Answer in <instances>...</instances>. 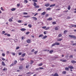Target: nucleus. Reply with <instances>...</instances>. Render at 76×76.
<instances>
[{
	"label": "nucleus",
	"instance_id": "f257e3e1",
	"mask_svg": "<svg viewBox=\"0 0 76 76\" xmlns=\"http://www.w3.org/2000/svg\"><path fill=\"white\" fill-rule=\"evenodd\" d=\"M68 36L70 38H74V39H76V36L73 35H69Z\"/></svg>",
	"mask_w": 76,
	"mask_h": 76
},
{
	"label": "nucleus",
	"instance_id": "f03ea898",
	"mask_svg": "<svg viewBox=\"0 0 76 76\" xmlns=\"http://www.w3.org/2000/svg\"><path fill=\"white\" fill-rule=\"evenodd\" d=\"M26 42L27 43H31V39H28L27 40Z\"/></svg>",
	"mask_w": 76,
	"mask_h": 76
},
{
	"label": "nucleus",
	"instance_id": "7ed1b4c3",
	"mask_svg": "<svg viewBox=\"0 0 76 76\" xmlns=\"http://www.w3.org/2000/svg\"><path fill=\"white\" fill-rule=\"evenodd\" d=\"M60 28V27L59 26H57V27H56L55 28V31H58V29H59V28Z\"/></svg>",
	"mask_w": 76,
	"mask_h": 76
},
{
	"label": "nucleus",
	"instance_id": "20e7f679",
	"mask_svg": "<svg viewBox=\"0 0 76 76\" xmlns=\"http://www.w3.org/2000/svg\"><path fill=\"white\" fill-rule=\"evenodd\" d=\"M69 69H73V66H68Z\"/></svg>",
	"mask_w": 76,
	"mask_h": 76
},
{
	"label": "nucleus",
	"instance_id": "39448f33",
	"mask_svg": "<svg viewBox=\"0 0 76 76\" xmlns=\"http://www.w3.org/2000/svg\"><path fill=\"white\" fill-rule=\"evenodd\" d=\"M47 20H49L50 21V20H53V18H48L47 19Z\"/></svg>",
	"mask_w": 76,
	"mask_h": 76
},
{
	"label": "nucleus",
	"instance_id": "423d86ee",
	"mask_svg": "<svg viewBox=\"0 0 76 76\" xmlns=\"http://www.w3.org/2000/svg\"><path fill=\"white\" fill-rule=\"evenodd\" d=\"M56 6V4H53L50 5V7H54Z\"/></svg>",
	"mask_w": 76,
	"mask_h": 76
},
{
	"label": "nucleus",
	"instance_id": "0eeeda50",
	"mask_svg": "<svg viewBox=\"0 0 76 76\" xmlns=\"http://www.w3.org/2000/svg\"><path fill=\"white\" fill-rule=\"evenodd\" d=\"M71 62L72 64H75V63H76V61L74 60H72V61H71Z\"/></svg>",
	"mask_w": 76,
	"mask_h": 76
},
{
	"label": "nucleus",
	"instance_id": "6e6552de",
	"mask_svg": "<svg viewBox=\"0 0 76 76\" xmlns=\"http://www.w3.org/2000/svg\"><path fill=\"white\" fill-rule=\"evenodd\" d=\"M46 13V12H44L42 13H41V15H42V16H43V15H45Z\"/></svg>",
	"mask_w": 76,
	"mask_h": 76
},
{
	"label": "nucleus",
	"instance_id": "1a4fd4ad",
	"mask_svg": "<svg viewBox=\"0 0 76 76\" xmlns=\"http://www.w3.org/2000/svg\"><path fill=\"white\" fill-rule=\"evenodd\" d=\"M32 18L34 20H37V18H36V17H32Z\"/></svg>",
	"mask_w": 76,
	"mask_h": 76
},
{
	"label": "nucleus",
	"instance_id": "9d476101",
	"mask_svg": "<svg viewBox=\"0 0 76 76\" xmlns=\"http://www.w3.org/2000/svg\"><path fill=\"white\" fill-rule=\"evenodd\" d=\"M2 66H6V64H5L4 63V62L3 61H2Z\"/></svg>",
	"mask_w": 76,
	"mask_h": 76
},
{
	"label": "nucleus",
	"instance_id": "9b49d317",
	"mask_svg": "<svg viewBox=\"0 0 76 76\" xmlns=\"http://www.w3.org/2000/svg\"><path fill=\"white\" fill-rule=\"evenodd\" d=\"M47 37H48V36H45L42 38V39H45V38H47Z\"/></svg>",
	"mask_w": 76,
	"mask_h": 76
},
{
	"label": "nucleus",
	"instance_id": "f8f14e48",
	"mask_svg": "<svg viewBox=\"0 0 76 76\" xmlns=\"http://www.w3.org/2000/svg\"><path fill=\"white\" fill-rule=\"evenodd\" d=\"M26 29L25 28H22L20 29V30L22 31H26Z\"/></svg>",
	"mask_w": 76,
	"mask_h": 76
},
{
	"label": "nucleus",
	"instance_id": "ddd939ff",
	"mask_svg": "<svg viewBox=\"0 0 76 76\" xmlns=\"http://www.w3.org/2000/svg\"><path fill=\"white\" fill-rule=\"evenodd\" d=\"M23 17L24 18H30V17H31V16L30 15L24 16Z\"/></svg>",
	"mask_w": 76,
	"mask_h": 76
},
{
	"label": "nucleus",
	"instance_id": "4468645a",
	"mask_svg": "<svg viewBox=\"0 0 76 76\" xmlns=\"http://www.w3.org/2000/svg\"><path fill=\"white\" fill-rule=\"evenodd\" d=\"M53 76H58V74L57 73H56L54 74Z\"/></svg>",
	"mask_w": 76,
	"mask_h": 76
},
{
	"label": "nucleus",
	"instance_id": "2eb2a0df",
	"mask_svg": "<svg viewBox=\"0 0 76 76\" xmlns=\"http://www.w3.org/2000/svg\"><path fill=\"white\" fill-rule=\"evenodd\" d=\"M50 4L49 3H48L47 4H45V6H46V7H48V6H50Z\"/></svg>",
	"mask_w": 76,
	"mask_h": 76
},
{
	"label": "nucleus",
	"instance_id": "dca6fc26",
	"mask_svg": "<svg viewBox=\"0 0 76 76\" xmlns=\"http://www.w3.org/2000/svg\"><path fill=\"white\" fill-rule=\"evenodd\" d=\"M25 55H26V53H23L21 55V56L22 57H25Z\"/></svg>",
	"mask_w": 76,
	"mask_h": 76
},
{
	"label": "nucleus",
	"instance_id": "f3484780",
	"mask_svg": "<svg viewBox=\"0 0 76 76\" xmlns=\"http://www.w3.org/2000/svg\"><path fill=\"white\" fill-rule=\"evenodd\" d=\"M69 67H66L65 68V70H66L67 71H69Z\"/></svg>",
	"mask_w": 76,
	"mask_h": 76
},
{
	"label": "nucleus",
	"instance_id": "a211bd4d",
	"mask_svg": "<svg viewBox=\"0 0 76 76\" xmlns=\"http://www.w3.org/2000/svg\"><path fill=\"white\" fill-rule=\"evenodd\" d=\"M71 8V7H70V6L68 5V10H70V8Z\"/></svg>",
	"mask_w": 76,
	"mask_h": 76
},
{
	"label": "nucleus",
	"instance_id": "6ab92c4d",
	"mask_svg": "<svg viewBox=\"0 0 76 76\" xmlns=\"http://www.w3.org/2000/svg\"><path fill=\"white\" fill-rule=\"evenodd\" d=\"M28 2V0H24V3H27Z\"/></svg>",
	"mask_w": 76,
	"mask_h": 76
},
{
	"label": "nucleus",
	"instance_id": "aec40b11",
	"mask_svg": "<svg viewBox=\"0 0 76 76\" xmlns=\"http://www.w3.org/2000/svg\"><path fill=\"white\" fill-rule=\"evenodd\" d=\"M11 11H15L16 10V8H13L12 9H11Z\"/></svg>",
	"mask_w": 76,
	"mask_h": 76
},
{
	"label": "nucleus",
	"instance_id": "412c9836",
	"mask_svg": "<svg viewBox=\"0 0 76 76\" xmlns=\"http://www.w3.org/2000/svg\"><path fill=\"white\" fill-rule=\"evenodd\" d=\"M28 26L30 28H32V25H31V24H28Z\"/></svg>",
	"mask_w": 76,
	"mask_h": 76
},
{
	"label": "nucleus",
	"instance_id": "4be33fe9",
	"mask_svg": "<svg viewBox=\"0 0 76 76\" xmlns=\"http://www.w3.org/2000/svg\"><path fill=\"white\" fill-rule=\"evenodd\" d=\"M55 43V45H60V43H59L56 42Z\"/></svg>",
	"mask_w": 76,
	"mask_h": 76
},
{
	"label": "nucleus",
	"instance_id": "5701e85b",
	"mask_svg": "<svg viewBox=\"0 0 76 76\" xmlns=\"http://www.w3.org/2000/svg\"><path fill=\"white\" fill-rule=\"evenodd\" d=\"M72 27H75V28H76V25H74L72 24L71 25Z\"/></svg>",
	"mask_w": 76,
	"mask_h": 76
},
{
	"label": "nucleus",
	"instance_id": "b1692460",
	"mask_svg": "<svg viewBox=\"0 0 76 76\" xmlns=\"http://www.w3.org/2000/svg\"><path fill=\"white\" fill-rule=\"evenodd\" d=\"M54 50H51L50 51H49V53H53Z\"/></svg>",
	"mask_w": 76,
	"mask_h": 76
},
{
	"label": "nucleus",
	"instance_id": "393cba45",
	"mask_svg": "<svg viewBox=\"0 0 76 76\" xmlns=\"http://www.w3.org/2000/svg\"><path fill=\"white\" fill-rule=\"evenodd\" d=\"M62 36V34H60L58 35V37H61Z\"/></svg>",
	"mask_w": 76,
	"mask_h": 76
},
{
	"label": "nucleus",
	"instance_id": "a878e982",
	"mask_svg": "<svg viewBox=\"0 0 76 76\" xmlns=\"http://www.w3.org/2000/svg\"><path fill=\"white\" fill-rule=\"evenodd\" d=\"M62 40H63V39L59 38L58 39L57 41H61Z\"/></svg>",
	"mask_w": 76,
	"mask_h": 76
},
{
	"label": "nucleus",
	"instance_id": "bb28decb",
	"mask_svg": "<svg viewBox=\"0 0 76 76\" xmlns=\"http://www.w3.org/2000/svg\"><path fill=\"white\" fill-rule=\"evenodd\" d=\"M34 61L31 60V62H30V64H33V63H34Z\"/></svg>",
	"mask_w": 76,
	"mask_h": 76
},
{
	"label": "nucleus",
	"instance_id": "cd10ccee",
	"mask_svg": "<svg viewBox=\"0 0 76 76\" xmlns=\"http://www.w3.org/2000/svg\"><path fill=\"white\" fill-rule=\"evenodd\" d=\"M43 37V34H40L39 36V37L40 38V37Z\"/></svg>",
	"mask_w": 76,
	"mask_h": 76
},
{
	"label": "nucleus",
	"instance_id": "c85d7f7f",
	"mask_svg": "<svg viewBox=\"0 0 76 76\" xmlns=\"http://www.w3.org/2000/svg\"><path fill=\"white\" fill-rule=\"evenodd\" d=\"M62 73L63 74H64L65 75L66 74V71H63V72H62Z\"/></svg>",
	"mask_w": 76,
	"mask_h": 76
},
{
	"label": "nucleus",
	"instance_id": "c756f323",
	"mask_svg": "<svg viewBox=\"0 0 76 76\" xmlns=\"http://www.w3.org/2000/svg\"><path fill=\"white\" fill-rule=\"evenodd\" d=\"M51 8H48L46 9L47 10H50Z\"/></svg>",
	"mask_w": 76,
	"mask_h": 76
},
{
	"label": "nucleus",
	"instance_id": "7c9ffc66",
	"mask_svg": "<svg viewBox=\"0 0 76 76\" xmlns=\"http://www.w3.org/2000/svg\"><path fill=\"white\" fill-rule=\"evenodd\" d=\"M38 51H37L34 52V54L36 55V54H37V53H38Z\"/></svg>",
	"mask_w": 76,
	"mask_h": 76
},
{
	"label": "nucleus",
	"instance_id": "2f4dec72",
	"mask_svg": "<svg viewBox=\"0 0 76 76\" xmlns=\"http://www.w3.org/2000/svg\"><path fill=\"white\" fill-rule=\"evenodd\" d=\"M52 24H53V25H55V24H56V22L54 21L53 22Z\"/></svg>",
	"mask_w": 76,
	"mask_h": 76
},
{
	"label": "nucleus",
	"instance_id": "473e14b6",
	"mask_svg": "<svg viewBox=\"0 0 76 76\" xmlns=\"http://www.w3.org/2000/svg\"><path fill=\"white\" fill-rule=\"evenodd\" d=\"M42 66V63H40V64H39V66Z\"/></svg>",
	"mask_w": 76,
	"mask_h": 76
},
{
	"label": "nucleus",
	"instance_id": "72a5a7b5",
	"mask_svg": "<svg viewBox=\"0 0 76 76\" xmlns=\"http://www.w3.org/2000/svg\"><path fill=\"white\" fill-rule=\"evenodd\" d=\"M22 69V66H20L19 67V69L20 70H21Z\"/></svg>",
	"mask_w": 76,
	"mask_h": 76
},
{
	"label": "nucleus",
	"instance_id": "f704fd0d",
	"mask_svg": "<svg viewBox=\"0 0 76 76\" xmlns=\"http://www.w3.org/2000/svg\"><path fill=\"white\" fill-rule=\"evenodd\" d=\"M55 45H56V43H54L52 45V47H54V46H55Z\"/></svg>",
	"mask_w": 76,
	"mask_h": 76
},
{
	"label": "nucleus",
	"instance_id": "c9c22d12",
	"mask_svg": "<svg viewBox=\"0 0 76 76\" xmlns=\"http://www.w3.org/2000/svg\"><path fill=\"white\" fill-rule=\"evenodd\" d=\"M50 29V27H47V28L45 29V30H48Z\"/></svg>",
	"mask_w": 76,
	"mask_h": 76
},
{
	"label": "nucleus",
	"instance_id": "e433bc0d",
	"mask_svg": "<svg viewBox=\"0 0 76 76\" xmlns=\"http://www.w3.org/2000/svg\"><path fill=\"white\" fill-rule=\"evenodd\" d=\"M31 72H27L26 73V74L27 75H29V74H31Z\"/></svg>",
	"mask_w": 76,
	"mask_h": 76
},
{
	"label": "nucleus",
	"instance_id": "4c0bfd02",
	"mask_svg": "<svg viewBox=\"0 0 76 76\" xmlns=\"http://www.w3.org/2000/svg\"><path fill=\"white\" fill-rule=\"evenodd\" d=\"M34 6H35V7H36V6H37V4L35 2L34 3Z\"/></svg>",
	"mask_w": 76,
	"mask_h": 76
},
{
	"label": "nucleus",
	"instance_id": "58836bf2",
	"mask_svg": "<svg viewBox=\"0 0 76 76\" xmlns=\"http://www.w3.org/2000/svg\"><path fill=\"white\" fill-rule=\"evenodd\" d=\"M1 10H2V11H4V9H3L2 7H1Z\"/></svg>",
	"mask_w": 76,
	"mask_h": 76
},
{
	"label": "nucleus",
	"instance_id": "ea45409f",
	"mask_svg": "<svg viewBox=\"0 0 76 76\" xmlns=\"http://www.w3.org/2000/svg\"><path fill=\"white\" fill-rule=\"evenodd\" d=\"M23 14L24 15H28V13L24 12L23 13Z\"/></svg>",
	"mask_w": 76,
	"mask_h": 76
},
{
	"label": "nucleus",
	"instance_id": "a19ab883",
	"mask_svg": "<svg viewBox=\"0 0 76 76\" xmlns=\"http://www.w3.org/2000/svg\"><path fill=\"white\" fill-rule=\"evenodd\" d=\"M9 21L10 22H12V19L11 18H10L9 20Z\"/></svg>",
	"mask_w": 76,
	"mask_h": 76
},
{
	"label": "nucleus",
	"instance_id": "79ce46f5",
	"mask_svg": "<svg viewBox=\"0 0 76 76\" xmlns=\"http://www.w3.org/2000/svg\"><path fill=\"white\" fill-rule=\"evenodd\" d=\"M39 7H40L39 5H37V6H36V7H35V8H39Z\"/></svg>",
	"mask_w": 76,
	"mask_h": 76
},
{
	"label": "nucleus",
	"instance_id": "37998d69",
	"mask_svg": "<svg viewBox=\"0 0 76 76\" xmlns=\"http://www.w3.org/2000/svg\"><path fill=\"white\" fill-rule=\"evenodd\" d=\"M40 70V69H39V68H36V71H38V70Z\"/></svg>",
	"mask_w": 76,
	"mask_h": 76
},
{
	"label": "nucleus",
	"instance_id": "c03bdc74",
	"mask_svg": "<svg viewBox=\"0 0 76 76\" xmlns=\"http://www.w3.org/2000/svg\"><path fill=\"white\" fill-rule=\"evenodd\" d=\"M18 23H21L22 22V20H18Z\"/></svg>",
	"mask_w": 76,
	"mask_h": 76
},
{
	"label": "nucleus",
	"instance_id": "a18cd8bd",
	"mask_svg": "<svg viewBox=\"0 0 76 76\" xmlns=\"http://www.w3.org/2000/svg\"><path fill=\"white\" fill-rule=\"evenodd\" d=\"M14 63L15 64H16V63H17V60L15 61Z\"/></svg>",
	"mask_w": 76,
	"mask_h": 76
},
{
	"label": "nucleus",
	"instance_id": "49530a36",
	"mask_svg": "<svg viewBox=\"0 0 76 76\" xmlns=\"http://www.w3.org/2000/svg\"><path fill=\"white\" fill-rule=\"evenodd\" d=\"M13 65H14V64L13 63H12L10 66V67H12V66H13Z\"/></svg>",
	"mask_w": 76,
	"mask_h": 76
},
{
	"label": "nucleus",
	"instance_id": "de8ad7c7",
	"mask_svg": "<svg viewBox=\"0 0 76 76\" xmlns=\"http://www.w3.org/2000/svg\"><path fill=\"white\" fill-rule=\"evenodd\" d=\"M32 1L34 2H37V1H38L37 0H32Z\"/></svg>",
	"mask_w": 76,
	"mask_h": 76
},
{
	"label": "nucleus",
	"instance_id": "09e8293b",
	"mask_svg": "<svg viewBox=\"0 0 76 76\" xmlns=\"http://www.w3.org/2000/svg\"><path fill=\"white\" fill-rule=\"evenodd\" d=\"M34 49H33L31 51V53H34Z\"/></svg>",
	"mask_w": 76,
	"mask_h": 76
},
{
	"label": "nucleus",
	"instance_id": "8fccbe9b",
	"mask_svg": "<svg viewBox=\"0 0 76 76\" xmlns=\"http://www.w3.org/2000/svg\"><path fill=\"white\" fill-rule=\"evenodd\" d=\"M11 54H12L13 56H15V53L12 52V53H11Z\"/></svg>",
	"mask_w": 76,
	"mask_h": 76
},
{
	"label": "nucleus",
	"instance_id": "3c124183",
	"mask_svg": "<svg viewBox=\"0 0 76 76\" xmlns=\"http://www.w3.org/2000/svg\"><path fill=\"white\" fill-rule=\"evenodd\" d=\"M22 39H25V37H21Z\"/></svg>",
	"mask_w": 76,
	"mask_h": 76
},
{
	"label": "nucleus",
	"instance_id": "603ef678",
	"mask_svg": "<svg viewBox=\"0 0 76 76\" xmlns=\"http://www.w3.org/2000/svg\"><path fill=\"white\" fill-rule=\"evenodd\" d=\"M6 70H7V69H6V68H4L3 69V71H6Z\"/></svg>",
	"mask_w": 76,
	"mask_h": 76
},
{
	"label": "nucleus",
	"instance_id": "864d4df0",
	"mask_svg": "<svg viewBox=\"0 0 76 76\" xmlns=\"http://www.w3.org/2000/svg\"><path fill=\"white\" fill-rule=\"evenodd\" d=\"M69 58H73V55H70L69 56Z\"/></svg>",
	"mask_w": 76,
	"mask_h": 76
},
{
	"label": "nucleus",
	"instance_id": "5fc2aeb1",
	"mask_svg": "<svg viewBox=\"0 0 76 76\" xmlns=\"http://www.w3.org/2000/svg\"><path fill=\"white\" fill-rule=\"evenodd\" d=\"M47 28V27L46 26H43L42 27V28L43 29H45V28Z\"/></svg>",
	"mask_w": 76,
	"mask_h": 76
},
{
	"label": "nucleus",
	"instance_id": "6e6d98bb",
	"mask_svg": "<svg viewBox=\"0 0 76 76\" xmlns=\"http://www.w3.org/2000/svg\"><path fill=\"white\" fill-rule=\"evenodd\" d=\"M1 59H2V60H3V61H4L6 60V59H5L4 58H2Z\"/></svg>",
	"mask_w": 76,
	"mask_h": 76
},
{
	"label": "nucleus",
	"instance_id": "4d7b16f0",
	"mask_svg": "<svg viewBox=\"0 0 76 76\" xmlns=\"http://www.w3.org/2000/svg\"><path fill=\"white\" fill-rule=\"evenodd\" d=\"M2 56L3 57H4L5 56V54L4 53H2Z\"/></svg>",
	"mask_w": 76,
	"mask_h": 76
},
{
	"label": "nucleus",
	"instance_id": "13d9d810",
	"mask_svg": "<svg viewBox=\"0 0 76 76\" xmlns=\"http://www.w3.org/2000/svg\"><path fill=\"white\" fill-rule=\"evenodd\" d=\"M21 54H22V53H21V52H20L18 53V55H19V56H20V55H21Z\"/></svg>",
	"mask_w": 76,
	"mask_h": 76
},
{
	"label": "nucleus",
	"instance_id": "bf43d9fd",
	"mask_svg": "<svg viewBox=\"0 0 76 76\" xmlns=\"http://www.w3.org/2000/svg\"><path fill=\"white\" fill-rule=\"evenodd\" d=\"M29 33H30V32H27L26 33V35H28V34H29Z\"/></svg>",
	"mask_w": 76,
	"mask_h": 76
},
{
	"label": "nucleus",
	"instance_id": "052dcab7",
	"mask_svg": "<svg viewBox=\"0 0 76 76\" xmlns=\"http://www.w3.org/2000/svg\"><path fill=\"white\" fill-rule=\"evenodd\" d=\"M17 6L19 7V6H20V4H17Z\"/></svg>",
	"mask_w": 76,
	"mask_h": 76
},
{
	"label": "nucleus",
	"instance_id": "680f3d73",
	"mask_svg": "<svg viewBox=\"0 0 76 76\" xmlns=\"http://www.w3.org/2000/svg\"><path fill=\"white\" fill-rule=\"evenodd\" d=\"M47 51V49H45L43 50V51Z\"/></svg>",
	"mask_w": 76,
	"mask_h": 76
},
{
	"label": "nucleus",
	"instance_id": "e2e57ef3",
	"mask_svg": "<svg viewBox=\"0 0 76 76\" xmlns=\"http://www.w3.org/2000/svg\"><path fill=\"white\" fill-rule=\"evenodd\" d=\"M44 69L43 67H39V69Z\"/></svg>",
	"mask_w": 76,
	"mask_h": 76
},
{
	"label": "nucleus",
	"instance_id": "0e129e2a",
	"mask_svg": "<svg viewBox=\"0 0 76 76\" xmlns=\"http://www.w3.org/2000/svg\"><path fill=\"white\" fill-rule=\"evenodd\" d=\"M67 31L66 30H65L64 31V34H65V33H66V32H67Z\"/></svg>",
	"mask_w": 76,
	"mask_h": 76
},
{
	"label": "nucleus",
	"instance_id": "69168bd1",
	"mask_svg": "<svg viewBox=\"0 0 76 76\" xmlns=\"http://www.w3.org/2000/svg\"><path fill=\"white\" fill-rule=\"evenodd\" d=\"M7 36L8 37H10V34H7Z\"/></svg>",
	"mask_w": 76,
	"mask_h": 76
},
{
	"label": "nucleus",
	"instance_id": "338daca9",
	"mask_svg": "<svg viewBox=\"0 0 76 76\" xmlns=\"http://www.w3.org/2000/svg\"><path fill=\"white\" fill-rule=\"evenodd\" d=\"M72 45H76V43H73Z\"/></svg>",
	"mask_w": 76,
	"mask_h": 76
},
{
	"label": "nucleus",
	"instance_id": "774afa93",
	"mask_svg": "<svg viewBox=\"0 0 76 76\" xmlns=\"http://www.w3.org/2000/svg\"><path fill=\"white\" fill-rule=\"evenodd\" d=\"M2 34H5V31H3Z\"/></svg>",
	"mask_w": 76,
	"mask_h": 76
}]
</instances>
